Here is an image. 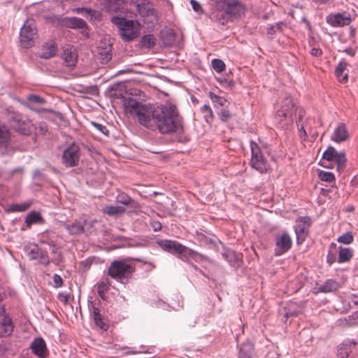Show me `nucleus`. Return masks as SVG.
<instances>
[{"label": "nucleus", "mask_w": 358, "mask_h": 358, "mask_svg": "<svg viewBox=\"0 0 358 358\" xmlns=\"http://www.w3.org/2000/svg\"><path fill=\"white\" fill-rule=\"evenodd\" d=\"M282 25V23H278L275 25L271 26L268 28L267 33L270 35H273L277 31L281 30V27Z\"/></svg>", "instance_id": "obj_45"}, {"label": "nucleus", "mask_w": 358, "mask_h": 358, "mask_svg": "<svg viewBox=\"0 0 358 358\" xmlns=\"http://www.w3.org/2000/svg\"><path fill=\"white\" fill-rule=\"evenodd\" d=\"M85 10L87 13H91V10H90V9H85Z\"/></svg>", "instance_id": "obj_60"}, {"label": "nucleus", "mask_w": 358, "mask_h": 358, "mask_svg": "<svg viewBox=\"0 0 358 358\" xmlns=\"http://www.w3.org/2000/svg\"><path fill=\"white\" fill-rule=\"evenodd\" d=\"M299 131H303V132L304 136H306V131L304 130V128H303V126L301 127V129H299Z\"/></svg>", "instance_id": "obj_59"}, {"label": "nucleus", "mask_w": 358, "mask_h": 358, "mask_svg": "<svg viewBox=\"0 0 358 358\" xmlns=\"http://www.w3.org/2000/svg\"><path fill=\"white\" fill-rule=\"evenodd\" d=\"M201 112L203 114V117L207 122H210L213 119V113L208 105H203L201 108Z\"/></svg>", "instance_id": "obj_38"}, {"label": "nucleus", "mask_w": 358, "mask_h": 358, "mask_svg": "<svg viewBox=\"0 0 358 358\" xmlns=\"http://www.w3.org/2000/svg\"><path fill=\"white\" fill-rule=\"evenodd\" d=\"M155 45V38L152 35H145L141 38L140 45L141 48H151Z\"/></svg>", "instance_id": "obj_35"}, {"label": "nucleus", "mask_w": 358, "mask_h": 358, "mask_svg": "<svg viewBox=\"0 0 358 358\" xmlns=\"http://www.w3.org/2000/svg\"><path fill=\"white\" fill-rule=\"evenodd\" d=\"M92 313L96 325L101 329L107 330L108 324L103 321V318L100 313V310L99 308L92 306Z\"/></svg>", "instance_id": "obj_25"}, {"label": "nucleus", "mask_w": 358, "mask_h": 358, "mask_svg": "<svg viewBox=\"0 0 358 358\" xmlns=\"http://www.w3.org/2000/svg\"><path fill=\"white\" fill-rule=\"evenodd\" d=\"M39 129L42 134H45L47 131V127L45 124H40L39 125Z\"/></svg>", "instance_id": "obj_55"}, {"label": "nucleus", "mask_w": 358, "mask_h": 358, "mask_svg": "<svg viewBox=\"0 0 358 358\" xmlns=\"http://www.w3.org/2000/svg\"><path fill=\"white\" fill-rule=\"evenodd\" d=\"M27 99L31 102L43 104L45 101L43 98L39 96L30 94L27 96Z\"/></svg>", "instance_id": "obj_46"}, {"label": "nucleus", "mask_w": 358, "mask_h": 358, "mask_svg": "<svg viewBox=\"0 0 358 358\" xmlns=\"http://www.w3.org/2000/svg\"><path fill=\"white\" fill-rule=\"evenodd\" d=\"M251 148V166L260 173H265L269 169V165L263 156L259 146L254 141L250 143Z\"/></svg>", "instance_id": "obj_9"}, {"label": "nucleus", "mask_w": 358, "mask_h": 358, "mask_svg": "<svg viewBox=\"0 0 358 358\" xmlns=\"http://www.w3.org/2000/svg\"><path fill=\"white\" fill-rule=\"evenodd\" d=\"M170 253L176 255L179 259L182 261H187L189 257L195 259L197 256H201L196 251L188 248L187 247L180 244L177 241H174L172 245Z\"/></svg>", "instance_id": "obj_13"}, {"label": "nucleus", "mask_w": 358, "mask_h": 358, "mask_svg": "<svg viewBox=\"0 0 358 358\" xmlns=\"http://www.w3.org/2000/svg\"><path fill=\"white\" fill-rule=\"evenodd\" d=\"M335 262V257L334 255L329 253L327 255V262L332 264Z\"/></svg>", "instance_id": "obj_53"}, {"label": "nucleus", "mask_w": 358, "mask_h": 358, "mask_svg": "<svg viewBox=\"0 0 358 358\" xmlns=\"http://www.w3.org/2000/svg\"><path fill=\"white\" fill-rule=\"evenodd\" d=\"M190 3L192 6V8L196 12H202V8L201 4L197 2L196 0H190Z\"/></svg>", "instance_id": "obj_49"}, {"label": "nucleus", "mask_w": 358, "mask_h": 358, "mask_svg": "<svg viewBox=\"0 0 358 358\" xmlns=\"http://www.w3.org/2000/svg\"><path fill=\"white\" fill-rule=\"evenodd\" d=\"M296 111L295 102L290 96H286L282 101L281 108L277 112V117L280 118L279 123L282 126L292 122Z\"/></svg>", "instance_id": "obj_7"}, {"label": "nucleus", "mask_w": 358, "mask_h": 358, "mask_svg": "<svg viewBox=\"0 0 358 358\" xmlns=\"http://www.w3.org/2000/svg\"><path fill=\"white\" fill-rule=\"evenodd\" d=\"M111 21L118 27L120 35L123 40L130 41L138 36L137 29L132 20L115 16Z\"/></svg>", "instance_id": "obj_6"}, {"label": "nucleus", "mask_w": 358, "mask_h": 358, "mask_svg": "<svg viewBox=\"0 0 358 358\" xmlns=\"http://www.w3.org/2000/svg\"><path fill=\"white\" fill-rule=\"evenodd\" d=\"M222 257L234 267H238L241 264L240 256L234 251L226 250L222 253Z\"/></svg>", "instance_id": "obj_23"}, {"label": "nucleus", "mask_w": 358, "mask_h": 358, "mask_svg": "<svg viewBox=\"0 0 358 358\" xmlns=\"http://www.w3.org/2000/svg\"><path fill=\"white\" fill-rule=\"evenodd\" d=\"M209 96L212 101L215 104V106H224L228 103L227 100L225 98L217 96L213 94V92H210Z\"/></svg>", "instance_id": "obj_37"}, {"label": "nucleus", "mask_w": 358, "mask_h": 358, "mask_svg": "<svg viewBox=\"0 0 358 358\" xmlns=\"http://www.w3.org/2000/svg\"><path fill=\"white\" fill-rule=\"evenodd\" d=\"M134 271L135 268L125 260H115L108 267V275L114 280L123 282L124 280L131 278Z\"/></svg>", "instance_id": "obj_4"}, {"label": "nucleus", "mask_w": 358, "mask_h": 358, "mask_svg": "<svg viewBox=\"0 0 358 358\" xmlns=\"http://www.w3.org/2000/svg\"><path fill=\"white\" fill-rule=\"evenodd\" d=\"M128 111L141 125L155 131L157 108L151 104L132 101L128 106Z\"/></svg>", "instance_id": "obj_3"}, {"label": "nucleus", "mask_w": 358, "mask_h": 358, "mask_svg": "<svg viewBox=\"0 0 358 358\" xmlns=\"http://www.w3.org/2000/svg\"><path fill=\"white\" fill-rule=\"evenodd\" d=\"M92 124L94 126V127L96 129H97L98 131H99L104 135H106V136L108 135V130L107 129V128L105 126H103L101 124H99V123L94 122H92Z\"/></svg>", "instance_id": "obj_44"}, {"label": "nucleus", "mask_w": 358, "mask_h": 358, "mask_svg": "<svg viewBox=\"0 0 358 358\" xmlns=\"http://www.w3.org/2000/svg\"><path fill=\"white\" fill-rule=\"evenodd\" d=\"M220 82L227 83L228 85H232V81H227L226 79L221 80Z\"/></svg>", "instance_id": "obj_57"}, {"label": "nucleus", "mask_w": 358, "mask_h": 358, "mask_svg": "<svg viewBox=\"0 0 358 358\" xmlns=\"http://www.w3.org/2000/svg\"><path fill=\"white\" fill-rule=\"evenodd\" d=\"M27 252L31 259L38 260L41 264L45 265H48L50 262L48 253L40 249L36 245L28 247Z\"/></svg>", "instance_id": "obj_15"}, {"label": "nucleus", "mask_w": 358, "mask_h": 358, "mask_svg": "<svg viewBox=\"0 0 358 358\" xmlns=\"http://www.w3.org/2000/svg\"><path fill=\"white\" fill-rule=\"evenodd\" d=\"M297 314H298V312H297V311H292V312H291V311H287V312L285 313V317H289V316H296V315H297Z\"/></svg>", "instance_id": "obj_56"}, {"label": "nucleus", "mask_w": 358, "mask_h": 358, "mask_svg": "<svg viewBox=\"0 0 358 358\" xmlns=\"http://www.w3.org/2000/svg\"><path fill=\"white\" fill-rule=\"evenodd\" d=\"M80 159V148L78 145L72 143L63 152L62 161L66 167H73L78 164Z\"/></svg>", "instance_id": "obj_11"}, {"label": "nucleus", "mask_w": 358, "mask_h": 358, "mask_svg": "<svg viewBox=\"0 0 358 358\" xmlns=\"http://www.w3.org/2000/svg\"><path fill=\"white\" fill-rule=\"evenodd\" d=\"M9 120L15 129L23 134L29 135L36 130V127L30 120L23 119L18 113H12Z\"/></svg>", "instance_id": "obj_10"}, {"label": "nucleus", "mask_w": 358, "mask_h": 358, "mask_svg": "<svg viewBox=\"0 0 358 358\" xmlns=\"http://www.w3.org/2000/svg\"><path fill=\"white\" fill-rule=\"evenodd\" d=\"M322 50L317 48H313L310 50V54L315 57H319L322 55Z\"/></svg>", "instance_id": "obj_52"}, {"label": "nucleus", "mask_w": 358, "mask_h": 358, "mask_svg": "<svg viewBox=\"0 0 358 358\" xmlns=\"http://www.w3.org/2000/svg\"><path fill=\"white\" fill-rule=\"evenodd\" d=\"M345 52L348 55H350V56H352V57H353V56H355V50H353V49H352L351 48H346V49L345 50Z\"/></svg>", "instance_id": "obj_54"}, {"label": "nucleus", "mask_w": 358, "mask_h": 358, "mask_svg": "<svg viewBox=\"0 0 358 358\" xmlns=\"http://www.w3.org/2000/svg\"><path fill=\"white\" fill-rule=\"evenodd\" d=\"M346 161L344 152H338L334 147L330 146L322 155L321 165L327 168H331V164L334 162L337 165V170L341 171L345 168Z\"/></svg>", "instance_id": "obj_5"}, {"label": "nucleus", "mask_w": 358, "mask_h": 358, "mask_svg": "<svg viewBox=\"0 0 358 358\" xmlns=\"http://www.w3.org/2000/svg\"><path fill=\"white\" fill-rule=\"evenodd\" d=\"M30 348L32 352L39 358H45L47 355V347L45 341L42 338H35L31 343Z\"/></svg>", "instance_id": "obj_19"}, {"label": "nucleus", "mask_w": 358, "mask_h": 358, "mask_svg": "<svg viewBox=\"0 0 358 358\" xmlns=\"http://www.w3.org/2000/svg\"><path fill=\"white\" fill-rule=\"evenodd\" d=\"M220 115L221 120L224 122L227 121L231 116V113L227 108L222 109Z\"/></svg>", "instance_id": "obj_47"}, {"label": "nucleus", "mask_w": 358, "mask_h": 358, "mask_svg": "<svg viewBox=\"0 0 358 358\" xmlns=\"http://www.w3.org/2000/svg\"><path fill=\"white\" fill-rule=\"evenodd\" d=\"M348 138V132L346 125L344 123H340L335 129L331 139L336 143H341L347 141Z\"/></svg>", "instance_id": "obj_20"}, {"label": "nucleus", "mask_w": 358, "mask_h": 358, "mask_svg": "<svg viewBox=\"0 0 358 358\" xmlns=\"http://www.w3.org/2000/svg\"><path fill=\"white\" fill-rule=\"evenodd\" d=\"M319 177L322 181L328 182H332L335 180L334 175L332 173L327 171L320 172Z\"/></svg>", "instance_id": "obj_43"}, {"label": "nucleus", "mask_w": 358, "mask_h": 358, "mask_svg": "<svg viewBox=\"0 0 358 358\" xmlns=\"http://www.w3.org/2000/svg\"><path fill=\"white\" fill-rule=\"evenodd\" d=\"M112 46L109 41L101 40L97 46L99 59L101 63L106 64L112 58Z\"/></svg>", "instance_id": "obj_14"}, {"label": "nucleus", "mask_w": 358, "mask_h": 358, "mask_svg": "<svg viewBox=\"0 0 358 358\" xmlns=\"http://www.w3.org/2000/svg\"><path fill=\"white\" fill-rule=\"evenodd\" d=\"M215 6L211 10L210 19L220 25H224L234 18L241 16L245 6L239 0H213Z\"/></svg>", "instance_id": "obj_2"}, {"label": "nucleus", "mask_w": 358, "mask_h": 358, "mask_svg": "<svg viewBox=\"0 0 358 358\" xmlns=\"http://www.w3.org/2000/svg\"><path fill=\"white\" fill-rule=\"evenodd\" d=\"M36 36V28L32 20H27L20 32V41L22 47L28 48L34 45Z\"/></svg>", "instance_id": "obj_8"}, {"label": "nucleus", "mask_w": 358, "mask_h": 358, "mask_svg": "<svg viewBox=\"0 0 358 358\" xmlns=\"http://www.w3.org/2000/svg\"><path fill=\"white\" fill-rule=\"evenodd\" d=\"M11 141V133L8 127L0 121V148H6Z\"/></svg>", "instance_id": "obj_21"}, {"label": "nucleus", "mask_w": 358, "mask_h": 358, "mask_svg": "<svg viewBox=\"0 0 358 358\" xmlns=\"http://www.w3.org/2000/svg\"><path fill=\"white\" fill-rule=\"evenodd\" d=\"M252 345L250 343H244L240 350L239 358H252Z\"/></svg>", "instance_id": "obj_34"}, {"label": "nucleus", "mask_w": 358, "mask_h": 358, "mask_svg": "<svg viewBox=\"0 0 358 358\" xmlns=\"http://www.w3.org/2000/svg\"><path fill=\"white\" fill-rule=\"evenodd\" d=\"M212 66L213 69L217 73H221L225 69L224 62L219 59H214L212 60Z\"/></svg>", "instance_id": "obj_40"}, {"label": "nucleus", "mask_w": 358, "mask_h": 358, "mask_svg": "<svg viewBox=\"0 0 358 358\" xmlns=\"http://www.w3.org/2000/svg\"><path fill=\"white\" fill-rule=\"evenodd\" d=\"M353 256V251L349 248H338V263L348 262L351 260Z\"/></svg>", "instance_id": "obj_26"}, {"label": "nucleus", "mask_w": 358, "mask_h": 358, "mask_svg": "<svg viewBox=\"0 0 358 358\" xmlns=\"http://www.w3.org/2000/svg\"><path fill=\"white\" fill-rule=\"evenodd\" d=\"M65 228L71 234L73 235L79 234L84 231L83 224L80 222L66 224Z\"/></svg>", "instance_id": "obj_32"}, {"label": "nucleus", "mask_w": 358, "mask_h": 358, "mask_svg": "<svg viewBox=\"0 0 358 358\" xmlns=\"http://www.w3.org/2000/svg\"><path fill=\"white\" fill-rule=\"evenodd\" d=\"M327 22L332 27L348 25L351 22L350 15L343 13L331 14L327 16Z\"/></svg>", "instance_id": "obj_18"}, {"label": "nucleus", "mask_w": 358, "mask_h": 358, "mask_svg": "<svg viewBox=\"0 0 358 358\" xmlns=\"http://www.w3.org/2000/svg\"><path fill=\"white\" fill-rule=\"evenodd\" d=\"M275 253L278 255H282L289 250L292 241L289 234L285 233L278 236L275 238Z\"/></svg>", "instance_id": "obj_16"}, {"label": "nucleus", "mask_w": 358, "mask_h": 358, "mask_svg": "<svg viewBox=\"0 0 358 358\" xmlns=\"http://www.w3.org/2000/svg\"><path fill=\"white\" fill-rule=\"evenodd\" d=\"M43 218L40 213L33 211L28 214L25 218V223L28 227H30L31 224L41 222Z\"/></svg>", "instance_id": "obj_31"}, {"label": "nucleus", "mask_w": 358, "mask_h": 358, "mask_svg": "<svg viewBox=\"0 0 358 358\" xmlns=\"http://www.w3.org/2000/svg\"><path fill=\"white\" fill-rule=\"evenodd\" d=\"M110 285L108 278H102L97 283V292L99 295L103 299L106 292L108 291Z\"/></svg>", "instance_id": "obj_30"}, {"label": "nucleus", "mask_w": 358, "mask_h": 358, "mask_svg": "<svg viewBox=\"0 0 358 358\" xmlns=\"http://www.w3.org/2000/svg\"><path fill=\"white\" fill-rule=\"evenodd\" d=\"M57 48L54 42L47 43L44 45L40 52V57L44 59H50L56 55Z\"/></svg>", "instance_id": "obj_22"}, {"label": "nucleus", "mask_w": 358, "mask_h": 358, "mask_svg": "<svg viewBox=\"0 0 358 358\" xmlns=\"http://www.w3.org/2000/svg\"><path fill=\"white\" fill-rule=\"evenodd\" d=\"M347 66V63L341 61L335 69V74L341 83H346L348 81V74L343 75V72Z\"/></svg>", "instance_id": "obj_28"}, {"label": "nucleus", "mask_w": 358, "mask_h": 358, "mask_svg": "<svg viewBox=\"0 0 358 358\" xmlns=\"http://www.w3.org/2000/svg\"><path fill=\"white\" fill-rule=\"evenodd\" d=\"M151 226L155 231H160L162 229V224L158 221H153L151 223Z\"/></svg>", "instance_id": "obj_51"}, {"label": "nucleus", "mask_w": 358, "mask_h": 358, "mask_svg": "<svg viewBox=\"0 0 358 358\" xmlns=\"http://www.w3.org/2000/svg\"><path fill=\"white\" fill-rule=\"evenodd\" d=\"M155 124V131L158 130L163 134H181L183 131L182 118L176 106L171 103H166L157 108Z\"/></svg>", "instance_id": "obj_1"}, {"label": "nucleus", "mask_w": 358, "mask_h": 358, "mask_svg": "<svg viewBox=\"0 0 358 358\" xmlns=\"http://www.w3.org/2000/svg\"><path fill=\"white\" fill-rule=\"evenodd\" d=\"M138 13L143 17L155 16V10L148 2L139 3L136 6Z\"/></svg>", "instance_id": "obj_24"}, {"label": "nucleus", "mask_w": 358, "mask_h": 358, "mask_svg": "<svg viewBox=\"0 0 358 358\" xmlns=\"http://www.w3.org/2000/svg\"><path fill=\"white\" fill-rule=\"evenodd\" d=\"M67 25L71 29H82L86 27V22L78 17H71L67 21Z\"/></svg>", "instance_id": "obj_33"}, {"label": "nucleus", "mask_w": 358, "mask_h": 358, "mask_svg": "<svg viewBox=\"0 0 358 358\" xmlns=\"http://www.w3.org/2000/svg\"><path fill=\"white\" fill-rule=\"evenodd\" d=\"M310 225L311 219L309 217H301L296 220L295 233L297 244H301L306 240Z\"/></svg>", "instance_id": "obj_12"}, {"label": "nucleus", "mask_w": 358, "mask_h": 358, "mask_svg": "<svg viewBox=\"0 0 358 358\" xmlns=\"http://www.w3.org/2000/svg\"><path fill=\"white\" fill-rule=\"evenodd\" d=\"M351 350L350 345L347 343L341 345L338 349V358H347Z\"/></svg>", "instance_id": "obj_36"}, {"label": "nucleus", "mask_w": 358, "mask_h": 358, "mask_svg": "<svg viewBox=\"0 0 358 358\" xmlns=\"http://www.w3.org/2000/svg\"><path fill=\"white\" fill-rule=\"evenodd\" d=\"M133 200L127 194L120 193L117 196V201L124 205H129Z\"/></svg>", "instance_id": "obj_42"}, {"label": "nucleus", "mask_w": 358, "mask_h": 358, "mask_svg": "<svg viewBox=\"0 0 358 358\" xmlns=\"http://www.w3.org/2000/svg\"><path fill=\"white\" fill-rule=\"evenodd\" d=\"M102 211L104 214L109 216H117L124 213L125 209L122 206H106L103 208Z\"/></svg>", "instance_id": "obj_29"}, {"label": "nucleus", "mask_w": 358, "mask_h": 358, "mask_svg": "<svg viewBox=\"0 0 358 358\" xmlns=\"http://www.w3.org/2000/svg\"><path fill=\"white\" fill-rule=\"evenodd\" d=\"M53 281H54V286L55 287H59L63 284V280L61 278V276L59 275L58 274H55L53 275Z\"/></svg>", "instance_id": "obj_48"}, {"label": "nucleus", "mask_w": 358, "mask_h": 358, "mask_svg": "<svg viewBox=\"0 0 358 358\" xmlns=\"http://www.w3.org/2000/svg\"><path fill=\"white\" fill-rule=\"evenodd\" d=\"M336 248V244L334 243H331L330 245V249H335Z\"/></svg>", "instance_id": "obj_58"}, {"label": "nucleus", "mask_w": 358, "mask_h": 358, "mask_svg": "<svg viewBox=\"0 0 358 358\" xmlns=\"http://www.w3.org/2000/svg\"><path fill=\"white\" fill-rule=\"evenodd\" d=\"M30 206L29 203H22V204H17L15 206V209L17 211H25L27 210Z\"/></svg>", "instance_id": "obj_50"}, {"label": "nucleus", "mask_w": 358, "mask_h": 358, "mask_svg": "<svg viewBox=\"0 0 358 358\" xmlns=\"http://www.w3.org/2000/svg\"><path fill=\"white\" fill-rule=\"evenodd\" d=\"M339 288L338 282L334 280H328L323 285L318 287V292H331L336 291Z\"/></svg>", "instance_id": "obj_27"}, {"label": "nucleus", "mask_w": 358, "mask_h": 358, "mask_svg": "<svg viewBox=\"0 0 358 358\" xmlns=\"http://www.w3.org/2000/svg\"><path fill=\"white\" fill-rule=\"evenodd\" d=\"M174 241L171 240H162L158 241V245L162 250L170 253Z\"/></svg>", "instance_id": "obj_41"}, {"label": "nucleus", "mask_w": 358, "mask_h": 358, "mask_svg": "<svg viewBox=\"0 0 358 358\" xmlns=\"http://www.w3.org/2000/svg\"><path fill=\"white\" fill-rule=\"evenodd\" d=\"M62 58L66 66H75L78 60V53L76 48L71 45L64 46Z\"/></svg>", "instance_id": "obj_17"}, {"label": "nucleus", "mask_w": 358, "mask_h": 358, "mask_svg": "<svg viewBox=\"0 0 358 358\" xmlns=\"http://www.w3.org/2000/svg\"><path fill=\"white\" fill-rule=\"evenodd\" d=\"M354 237L350 231H348L337 238V241L341 243L349 245L353 242Z\"/></svg>", "instance_id": "obj_39"}]
</instances>
